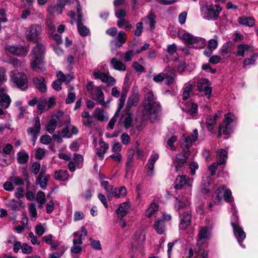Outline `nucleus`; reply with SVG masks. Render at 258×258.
<instances>
[{
	"label": "nucleus",
	"mask_w": 258,
	"mask_h": 258,
	"mask_svg": "<svg viewBox=\"0 0 258 258\" xmlns=\"http://www.w3.org/2000/svg\"><path fill=\"white\" fill-rule=\"evenodd\" d=\"M144 105L143 114L148 116L151 122H153L157 118L161 106L159 102L156 101V98L150 91H148L145 95Z\"/></svg>",
	"instance_id": "1"
},
{
	"label": "nucleus",
	"mask_w": 258,
	"mask_h": 258,
	"mask_svg": "<svg viewBox=\"0 0 258 258\" xmlns=\"http://www.w3.org/2000/svg\"><path fill=\"white\" fill-rule=\"evenodd\" d=\"M44 52V46L41 44L37 43L36 46L33 48L30 53L31 56V66L34 70L37 72H41L44 70L43 59Z\"/></svg>",
	"instance_id": "2"
},
{
	"label": "nucleus",
	"mask_w": 258,
	"mask_h": 258,
	"mask_svg": "<svg viewBox=\"0 0 258 258\" xmlns=\"http://www.w3.org/2000/svg\"><path fill=\"white\" fill-rule=\"evenodd\" d=\"M222 8L217 5H204L201 8V15L202 17L207 20H216Z\"/></svg>",
	"instance_id": "3"
},
{
	"label": "nucleus",
	"mask_w": 258,
	"mask_h": 258,
	"mask_svg": "<svg viewBox=\"0 0 258 258\" xmlns=\"http://www.w3.org/2000/svg\"><path fill=\"white\" fill-rule=\"evenodd\" d=\"M179 37L186 44L192 45L196 48H203L206 43V40L204 38L194 36L187 32H185L182 35H180Z\"/></svg>",
	"instance_id": "4"
},
{
	"label": "nucleus",
	"mask_w": 258,
	"mask_h": 258,
	"mask_svg": "<svg viewBox=\"0 0 258 258\" xmlns=\"http://www.w3.org/2000/svg\"><path fill=\"white\" fill-rule=\"evenodd\" d=\"M179 37L186 44L192 45L196 48H203L206 43V40L204 38L194 36L187 32H185L182 35H180Z\"/></svg>",
	"instance_id": "5"
},
{
	"label": "nucleus",
	"mask_w": 258,
	"mask_h": 258,
	"mask_svg": "<svg viewBox=\"0 0 258 258\" xmlns=\"http://www.w3.org/2000/svg\"><path fill=\"white\" fill-rule=\"evenodd\" d=\"M11 80L18 88L22 90H25L28 88L27 77L23 73H17L14 74L11 76Z\"/></svg>",
	"instance_id": "6"
},
{
	"label": "nucleus",
	"mask_w": 258,
	"mask_h": 258,
	"mask_svg": "<svg viewBox=\"0 0 258 258\" xmlns=\"http://www.w3.org/2000/svg\"><path fill=\"white\" fill-rule=\"evenodd\" d=\"M235 117L231 113H228L225 115L224 124L221 125L219 127L218 136L220 137L222 134L227 135L231 132L230 123L234 120Z\"/></svg>",
	"instance_id": "7"
},
{
	"label": "nucleus",
	"mask_w": 258,
	"mask_h": 258,
	"mask_svg": "<svg viewBox=\"0 0 258 258\" xmlns=\"http://www.w3.org/2000/svg\"><path fill=\"white\" fill-rule=\"evenodd\" d=\"M42 32L40 25L33 24L30 26L25 32V36L29 41H36Z\"/></svg>",
	"instance_id": "8"
},
{
	"label": "nucleus",
	"mask_w": 258,
	"mask_h": 258,
	"mask_svg": "<svg viewBox=\"0 0 258 258\" xmlns=\"http://www.w3.org/2000/svg\"><path fill=\"white\" fill-rule=\"evenodd\" d=\"M77 11L78 18L77 19V28L80 35L83 37L86 36L90 33L89 29L85 26L82 23V9L81 6L77 2Z\"/></svg>",
	"instance_id": "9"
},
{
	"label": "nucleus",
	"mask_w": 258,
	"mask_h": 258,
	"mask_svg": "<svg viewBox=\"0 0 258 258\" xmlns=\"http://www.w3.org/2000/svg\"><path fill=\"white\" fill-rule=\"evenodd\" d=\"M190 154V152L189 150H184L183 153L176 155L175 159L173 161V165L176 172L181 170L183 165L186 163Z\"/></svg>",
	"instance_id": "10"
},
{
	"label": "nucleus",
	"mask_w": 258,
	"mask_h": 258,
	"mask_svg": "<svg viewBox=\"0 0 258 258\" xmlns=\"http://www.w3.org/2000/svg\"><path fill=\"white\" fill-rule=\"evenodd\" d=\"M197 87L200 92H203L207 98H210L212 93V87L209 81L207 79H200L197 84Z\"/></svg>",
	"instance_id": "11"
},
{
	"label": "nucleus",
	"mask_w": 258,
	"mask_h": 258,
	"mask_svg": "<svg viewBox=\"0 0 258 258\" xmlns=\"http://www.w3.org/2000/svg\"><path fill=\"white\" fill-rule=\"evenodd\" d=\"M122 55V52L118 51L117 52L116 56L111 58L110 62V65L112 68L116 71L124 72L126 70V66L121 61L119 60L117 56L121 57Z\"/></svg>",
	"instance_id": "12"
},
{
	"label": "nucleus",
	"mask_w": 258,
	"mask_h": 258,
	"mask_svg": "<svg viewBox=\"0 0 258 258\" xmlns=\"http://www.w3.org/2000/svg\"><path fill=\"white\" fill-rule=\"evenodd\" d=\"M191 221V215L188 212H184L179 215V229L185 230L190 225Z\"/></svg>",
	"instance_id": "13"
},
{
	"label": "nucleus",
	"mask_w": 258,
	"mask_h": 258,
	"mask_svg": "<svg viewBox=\"0 0 258 258\" xmlns=\"http://www.w3.org/2000/svg\"><path fill=\"white\" fill-rule=\"evenodd\" d=\"M231 225L233 229L234 234L239 244L242 246L241 243L246 237V234L242 228L237 222H231Z\"/></svg>",
	"instance_id": "14"
},
{
	"label": "nucleus",
	"mask_w": 258,
	"mask_h": 258,
	"mask_svg": "<svg viewBox=\"0 0 258 258\" xmlns=\"http://www.w3.org/2000/svg\"><path fill=\"white\" fill-rule=\"evenodd\" d=\"M211 236V231L207 227H202L200 228L199 233L198 242L197 243V247H201L204 244V241L209 239Z\"/></svg>",
	"instance_id": "15"
},
{
	"label": "nucleus",
	"mask_w": 258,
	"mask_h": 258,
	"mask_svg": "<svg viewBox=\"0 0 258 258\" xmlns=\"http://www.w3.org/2000/svg\"><path fill=\"white\" fill-rule=\"evenodd\" d=\"M192 182V178H189L184 175H178L175 180L174 188L175 189H181L184 185L191 186Z\"/></svg>",
	"instance_id": "16"
},
{
	"label": "nucleus",
	"mask_w": 258,
	"mask_h": 258,
	"mask_svg": "<svg viewBox=\"0 0 258 258\" xmlns=\"http://www.w3.org/2000/svg\"><path fill=\"white\" fill-rule=\"evenodd\" d=\"M5 49L9 52L17 56H25L28 52V49L23 46L16 47L11 45H7Z\"/></svg>",
	"instance_id": "17"
},
{
	"label": "nucleus",
	"mask_w": 258,
	"mask_h": 258,
	"mask_svg": "<svg viewBox=\"0 0 258 258\" xmlns=\"http://www.w3.org/2000/svg\"><path fill=\"white\" fill-rule=\"evenodd\" d=\"M233 43L228 41L224 43L219 49V53L223 59H227L230 57L232 52Z\"/></svg>",
	"instance_id": "18"
},
{
	"label": "nucleus",
	"mask_w": 258,
	"mask_h": 258,
	"mask_svg": "<svg viewBox=\"0 0 258 258\" xmlns=\"http://www.w3.org/2000/svg\"><path fill=\"white\" fill-rule=\"evenodd\" d=\"M236 51L233 53L237 56H244L245 55L253 51L252 47L248 44H240L237 46Z\"/></svg>",
	"instance_id": "19"
},
{
	"label": "nucleus",
	"mask_w": 258,
	"mask_h": 258,
	"mask_svg": "<svg viewBox=\"0 0 258 258\" xmlns=\"http://www.w3.org/2000/svg\"><path fill=\"white\" fill-rule=\"evenodd\" d=\"M98 79L106 83L108 86H112L116 84V80L109 74L108 72L102 73L98 71Z\"/></svg>",
	"instance_id": "20"
},
{
	"label": "nucleus",
	"mask_w": 258,
	"mask_h": 258,
	"mask_svg": "<svg viewBox=\"0 0 258 258\" xmlns=\"http://www.w3.org/2000/svg\"><path fill=\"white\" fill-rule=\"evenodd\" d=\"M11 100L7 94V90L5 88H0V103L2 107L7 108L9 107Z\"/></svg>",
	"instance_id": "21"
},
{
	"label": "nucleus",
	"mask_w": 258,
	"mask_h": 258,
	"mask_svg": "<svg viewBox=\"0 0 258 258\" xmlns=\"http://www.w3.org/2000/svg\"><path fill=\"white\" fill-rule=\"evenodd\" d=\"M5 205L7 207L13 211H20L24 207L21 200L14 199L7 200Z\"/></svg>",
	"instance_id": "22"
},
{
	"label": "nucleus",
	"mask_w": 258,
	"mask_h": 258,
	"mask_svg": "<svg viewBox=\"0 0 258 258\" xmlns=\"http://www.w3.org/2000/svg\"><path fill=\"white\" fill-rule=\"evenodd\" d=\"M159 158V155L154 153L151 155L148 160V163L146 165V167L148 168L147 175L151 176L154 174V164Z\"/></svg>",
	"instance_id": "23"
},
{
	"label": "nucleus",
	"mask_w": 258,
	"mask_h": 258,
	"mask_svg": "<svg viewBox=\"0 0 258 258\" xmlns=\"http://www.w3.org/2000/svg\"><path fill=\"white\" fill-rule=\"evenodd\" d=\"M50 178L49 174H46L43 171H41L36 178V183L39 185L42 189H45L47 185V182Z\"/></svg>",
	"instance_id": "24"
},
{
	"label": "nucleus",
	"mask_w": 258,
	"mask_h": 258,
	"mask_svg": "<svg viewBox=\"0 0 258 258\" xmlns=\"http://www.w3.org/2000/svg\"><path fill=\"white\" fill-rule=\"evenodd\" d=\"M59 4L60 5H58L57 6L48 7L47 9L48 13L51 15L61 14L63 8L66 5L65 2L64 1H60Z\"/></svg>",
	"instance_id": "25"
},
{
	"label": "nucleus",
	"mask_w": 258,
	"mask_h": 258,
	"mask_svg": "<svg viewBox=\"0 0 258 258\" xmlns=\"http://www.w3.org/2000/svg\"><path fill=\"white\" fill-rule=\"evenodd\" d=\"M146 239L145 233L141 230L136 232L133 237L134 244L140 246L145 242Z\"/></svg>",
	"instance_id": "26"
},
{
	"label": "nucleus",
	"mask_w": 258,
	"mask_h": 258,
	"mask_svg": "<svg viewBox=\"0 0 258 258\" xmlns=\"http://www.w3.org/2000/svg\"><path fill=\"white\" fill-rule=\"evenodd\" d=\"M227 152L223 149H220L216 152L217 163L219 165L224 164L226 163L227 159Z\"/></svg>",
	"instance_id": "27"
},
{
	"label": "nucleus",
	"mask_w": 258,
	"mask_h": 258,
	"mask_svg": "<svg viewBox=\"0 0 258 258\" xmlns=\"http://www.w3.org/2000/svg\"><path fill=\"white\" fill-rule=\"evenodd\" d=\"M41 129V124L39 117H37L33 127L28 128V133L31 136H38Z\"/></svg>",
	"instance_id": "28"
},
{
	"label": "nucleus",
	"mask_w": 258,
	"mask_h": 258,
	"mask_svg": "<svg viewBox=\"0 0 258 258\" xmlns=\"http://www.w3.org/2000/svg\"><path fill=\"white\" fill-rule=\"evenodd\" d=\"M190 205L189 200L187 199H184L183 198L177 199V201L175 204V207L177 211H179L182 209H187Z\"/></svg>",
	"instance_id": "29"
},
{
	"label": "nucleus",
	"mask_w": 258,
	"mask_h": 258,
	"mask_svg": "<svg viewBox=\"0 0 258 258\" xmlns=\"http://www.w3.org/2000/svg\"><path fill=\"white\" fill-rule=\"evenodd\" d=\"M129 208L130 205L128 202H124L120 204L116 210L118 217L120 218L124 217L127 213Z\"/></svg>",
	"instance_id": "30"
},
{
	"label": "nucleus",
	"mask_w": 258,
	"mask_h": 258,
	"mask_svg": "<svg viewBox=\"0 0 258 258\" xmlns=\"http://www.w3.org/2000/svg\"><path fill=\"white\" fill-rule=\"evenodd\" d=\"M69 173L66 170H59L54 172V178L56 180L64 181L69 178Z\"/></svg>",
	"instance_id": "31"
},
{
	"label": "nucleus",
	"mask_w": 258,
	"mask_h": 258,
	"mask_svg": "<svg viewBox=\"0 0 258 258\" xmlns=\"http://www.w3.org/2000/svg\"><path fill=\"white\" fill-rule=\"evenodd\" d=\"M58 117L59 115L58 114L53 115L52 119L47 123L46 130L49 133L51 134L54 131Z\"/></svg>",
	"instance_id": "32"
},
{
	"label": "nucleus",
	"mask_w": 258,
	"mask_h": 258,
	"mask_svg": "<svg viewBox=\"0 0 258 258\" xmlns=\"http://www.w3.org/2000/svg\"><path fill=\"white\" fill-rule=\"evenodd\" d=\"M33 82L36 87L41 92H45L46 91V86L44 83V79L42 77L40 78H34Z\"/></svg>",
	"instance_id": "33"
},
{
	"label": "nucleus",
	"mask_w": 258,
	"mask_h": 258,
	"mask_svg": "<svg viewBox=\"0 0 258 258\" xmlns=\"http://www.w3.org/2000/svg\"><path fill=\"white\" fill-rule=\"evenodd\" d=\"M154 228L158 234H163L165 231V225L164 221L162 220L156 221L154 224Z\"/></svg>",
	"instance_id": "34"
},
{
	"label": "nucleus",
	"mask_w": 258,
	"mask_h": 258,
	"mask_svg": "<svg viewBox=\"0 0 258 258\" xmlns=\"http://www.w3.org/2000/svg\"><path fill=\"white\" fill-rule=\"evenodd\" d=\"M100 150H98V159L102 160L104 155L109 148V145L103 141H100Z\"/></svg>",
	"instance_id": "35"
},
{
	"label": "nucleus",
	"mask_w": 258,
	"mask_h": 258,
	"mask_svg": "<svg viewBox=\"0 0 258 258\" xmlns=\"http://www.w3.org/2000/svg\"><path fill=\"white\" fill-rule=\"evenodd\" d=\"M156 16L152 13H150L147 17L143 19V21L146 24H149L151 29L154 28L156 23Z\"/></svg>",
	"instance_id": "36"
},
{
	"label": "nucleus",
	"mask_w": 258,
	"mask_h": 258,
	"mask_svg": "<svg viewBox=\"0 0 258 258\" xmlns=\"http://www.w3.org/2000/svg\"><path fill=\"white\" fill-rule=\"evenodd\" d=\"M238 21L239 24L248 27H252L254 24V19L251 17H246L244 16L239 17L238 19Z\"/></svg>",
	"instance_id": "37"
},
{
	"label": "nucleus",
	"mask_w": 258,
	"mask_h": 258,
	"mask_svg": "<svg viewBox=\"0 0 258 258\" xmlns=\"http://www.w3.org/2000/svg\"><path fill=\"white\" fill-rule=\"evenodd\" d=\"M186 107L185 110L189 114L192 116H195L198 110V105L197 104L192 102H187L186 104Z\"/></svg>",
	"instance_id": "38"
},
{
	"label": "nucleus",
	"mask_w": 258,
	"mask_h": 258,
	"mask_svg": "<svg viewBox=\"0 0 258 258\" xmlns=\"http://www.w3.org/2000/svg\"><path fill=\"white\" fill-rule=\"evenodd\" d=\"M158 210V206L157 204L154 202L152 203L149 207L146 210L145 214L146 216L150 218L153 216Z\"/></svg>",
	"instance_id": "39"
},
{
	"label": "nucleus",
	"mask_w": 258,
	"mask_h": 258,
	"mask_svg": "<svg viewBox=\"0 0 258 258\" xmlns=\"http://www.w3.org/2000/svg\"><path fill=\"white\" fill-rule=\"evenodd\" d=\"M126 35L123 31H120L117 34V40L115 42V46L120 47L125 42Z\"/></svg>",
	"instance_id": "40"
},
{
	"label": "nucleus",
	"mask_w": 258,
	"mask_h": 258,
	"mask_svg": "<svg viewBox=\"0 0 258 258\" xmlns=\"http://www.w3.org/2000/svg\"><path fill=\"white\" fill-rule=\"evenodd\" d=\"M126 194V189L124 186H121L119 188H115L112 191V195L115 198L118 199L124 197Z\"/></svg>",
	"instance_id": "41"
},
{
	"label": "nucleus",
	"mask_w": 258,
	"mask_h": 258,
	"mask_svg": "<svg viewBox=\"0 0 258 258\" xmlns=\"http://www.w3.org/2000/svg\"><path fill=\"white\" fill-rule=\"evenodd\" d=\"M182 140L183 141L181 144V148L184 150H188V149L191 146L193 142L191 138L187 136L183 135Z\"/></svg>",
	"instance_id": "42"
},
{
	"label": "nucleus",
	"mask_w": 258,
	"mask_h": 258,
	"mask_svg": "<svg viewBox=\"0 0 258 258\" xmlns=\"http://www.w3.org/2000/svg\"><path fill=\"white\" fill-rule=\"evenodd\" d=\"M17 159L20 164H25L28 161L29 155L25 151H20L17 153Z\"/></svg>",
	"instance_id": "43"
},
{
	"label": "nucleus",
	"mask_w": 258,
	"mask_h": 258,
	"mask_svg": "<svg viewBox=\"0 0 258 258\" xmlns=\"http://www.w3.org/2000/svg\"><path fill=\"white\" fill-rule=\"evenodd\" d=\"M56 76L61 81V82H64L66 84H68L73 79V77L70 75H65L61 71L57 72L56 73Z\"/></svg>",
	"instance_id": "44"
},
{
	"label": "nucleus",
	"mask_w": 258,
	"mask_h": 258,
	"mask_svg": "<svg viewBox=\"0 0 258 258\" xmlns=\"http://www.w3.org/2000/svg\"><path fill=\"white\" fill-rule=\"evenodd\" d=\"M224 190V187H219L216 192V196L214 198L213 202L216 204H219L222 200V195Z\"/></svg>",
	"instance_id": "45"
},
{
	"label": "nucleus",
	"mask_w": 258,
	"mask_h": 258,
	"mask_svg": "<svg viewBox=\"0 0 258 258\" xmlns=\"http://www.w3.org/2000/svg\"><path fill=\"white\" fill-rule=\"evenodd\" d=\"M46 99L43 98L39 100L37 104V113L41 114L43 111L47 109Z\"/></svg>",
	"instance_id": "46"
},
{
	"label": "nucleus",
	"mask_w": 258,
	"mask_h": 258,
	"mask_svg": "<svg viewBox=\"0 0 258 258\" xmlns=\"http://www.w3.org/2000/svg\"><path fill=\"white\" fill-rule=\"evenodd\" d=\"M117 25L120 28H124L127 30H130L132 28V26L129 23L128 21L124 19L119 20L117 21Z\"/></svg>",
	"instance_id": "47"
},
{
	"label": "nucleus",
	"mask_w": 258,
	"mask_h": 258,
	"mask_svg": "<svg viewBox=\"0 0 258 258\" xmlns=\"http://www.w3.org/2000/svg\"><path fill=\"white\" fill-rule=\"evenodd\" d=\"M258 57L257 53H253L250 55L249 57L245 58L243 61V63L244 66L253 64L256 60V58Z\"/></svg>",
	"instance_id": "48"
},
{
	"label": "nucleus",
	"mask_w": 258,
	"mask_h": 258,
	"mask_svg": "<svg viewBox=\"0 0 258 258\" xmlns=\"http://www.w3.org/2000/svg\"><path fill=\"white\" fill-rule=\"evenodd\" d=\"M97 120V113L96 110L92 115H90L86 119V120L84 121V124L86 126H91L93 124H95V122Z\"/></svg>",
	"instance_id": "49"
},
{
	"label": "nucleus",
	"mask_w": 258,
	"mask_h": 258,
	"mask_svg": "<svg viewBox=\"0 0 258 258\" xmlns=\"http://www.w3.org/2000/svg\"><path fill=\"white\" fill-rule=\"evenodd\" d=\"M192 88V85L191 84H189L184 88L182 95L183 100H186L189 98Z\"/></svg>",
	"instance_id": "50"
},
{
	"label": "nucleus",
	"mask_w": 258,
	"mask_h": 258,
	"mask_svg": "<svg viewBox=\"0 0 258 258\" xmlns=\"http://www.w3.org/2000/svg\"><path fill=\"white\" fill-rule=\"evenodd\" d=\"M218 45V36L214 35L213 39H211L208 42V47L211 48L213 50H215Z\"/></svg>",
	"instance_id": "51"
},
{
	"label": "nucleus",
	"mask_w": 258,
	"mask_h": 258,
	"mask_svg": "<svg viewBox=\"0 0 258 258\" xmlns=\"http://www.w3.org/2000/svg\"><path fill=\"white\" fill-rule=\"evenodd\" d=\"M215 119H213L212 116H209L206 120V126L208 130L213 133L214 132L213 125L215 124Z\"/></svg>",
	"instance_id": "52"
},
{
	"label": "nucleus",
	"mask_w": 258,
	"mask_h": 258,
	"mask_svg": "<svg viewBox=\"0 0 258 258\" xmlns=\"http://www.w3.org/2000/svg\"><path fill=\"white\" fill-rule=\"evenodd\" d=\"M198 249H195V253L198 258H208V251L205 250H201V247H198Z\"/></svg>",
	"instance_id": "53"
},
{
	"label": "nucleus",
	"mask_w": 258,
	"mask_h": 258,
	"mask_svg": "<svg viewBox=\"0 0 258 258\" xmlns=\"http://www.w3.org/2000/svg\"><path fill=\"white\" fill-rule=\"evenodd\" d=\"M74 161L78 168H81L83 163V157L81 155L74 154Z\"/></svg>",
	"instance_id": "54"
},
{
	"label": "nucleus",
	"mask_w": 258,
	"mask_h": 258,
	"mask_svg": "<svg viewBox=\"0 0 258 258\" xmlns=\"http://www.w3.org/2000/svg\"><path fill=\"white\" fill-rule=\"evenodd\" d=\"M46 150L41 148H38L36 150L35 158L38 160H41L44 158L46 154Z\"/></svg>",
	"instance_id": "55"
},
{
	"label": "nucleus",
	"mask_w": 258,
	"mask_h": 258,
	"mask_svg": "<svg viewBox=\"0 0 258 258\" xmlns=\"http://www.w3.org/2000/svg\"><path fill=\"white\" fill-rule=\"evenodd\" d=\"M124 125L125 128H130L132 124V115L130 113H127L123 121Z\"/></svg>",
	"instance_id": "56"
},
{
	"label": "nucleus",
	"mask_w": 258,
	"mask_h": 258,
	"mask_svg": "<svg viewBox=\"0 0 258 258\" xmlns=\"http://www.w3.org/2000/svg\"><path fill=\"white\" fill-rule=\"evenodd\" d=\"M35 232L38 236L40 237L43 235L45 231L44 227L41 224H38L35 226Z\"/></svg>",
	"instance_id": "57"
},
{
	"label": "nucleus",
	"mask_w": 258,
	"mask_h": 258,
	"mask_svg": "<svg viewBox=\"0 0 258 258\" xmlns=\"http://www.w3.org/2000/svg\"><path fill=\"white\" fill-rule=\"evenodd\" d=\"M224 200L227 202H231L233 201L232 193L230 189H225L223 192Z\"/></svg>",
	"instance_id": "58"
},
{
	"label": "nucleus",
	"mask_w": 258,
	"mask_h": 258,
	"mask_svg": "<svg viewBox=\"0 0 258 258\" xmlns=\"http://www.w3.org/2000/svg\"><path fill=\"white\" fill-rule=\"evenodd\" d=\"M36 201L40 204L43 205L45 202V194L41 191L37 192L36 195Z\"/></svg>",
	"instance_id": "59"
},
{
	"label": "nucleus",
	"mask_w": 258,
	"mask_h": 258,
	"mask_svg": "<svg viewBox=\"0 0 258 258\" xmlns=\"http://www.w3.org/2000/svg\"><path fill=\"white\" fill-rule=\"evenodd\" d=\"M118 111H116L114 116L111 118L108 124V128L110 130H112L114 126V124L117 120V117L119 115Z\"/></svg>",
	"instance_id": "60"
},
{
	"label": "nucleus",
	"mask_w": 258,
	"mask_h": 258,
	"mask_svg": "<svg viewBox=\"0 0 258 258\" xmlns=\"http://www.w3.org/2000/svg\"><path fill=\"white\" fill-rule=\"evenodd\" d=\"M74 245L71 247V251L74 253H78L82 250V248L77 245V240L74 239L73 240Z\"/></svg>",
	"instance_id": "61"
},
{
	"label": "nucleus",
	"mask_w": 258,
	"mask_h": 258,
	"mask_svg": "<svg viewBox=\"0 0 258 258\" xmlns=\"http://www.w3.org/2000/svg\"><path fill=\"white\" fill-rule=\"evenodd\" d=\"M10 180L13 183L16 185H21L24 184L23 179L18 176H12Z\"/></svg>",
	"instance_id": "62"
},
{
	"label": "nucleus",
	"mask_w": 258,
	"mask_h": 258,
	"mask_svg": "<svg viewBox=\"0 0 258 258\" xmlns=\"http://www.w3.org/2000/svg\"><path fill=\"white\" fill-rule=\"evenodd\" d=\"M177 47L175 44H170L167 48V52L170 56L173 55L176 53Z\"/></svg>",
	"instance_id": "63"
},
{
	"label": "nucleus",
	"mask_w": 258,
	"mask_h": 258,
	"mask_svg": "<svg viewBox=\"0 0 258 258\" xmlns=\"http://www.w3.org/2000/svg\"><path fill=\"white\" fill-rule=\"evenodd\" d=\"M138 102V97L137 95H133L129 97L127 100V107H131L132 106L136 104Z\"/></svg>",
	"instance_id": "64"
}]
</instances>
